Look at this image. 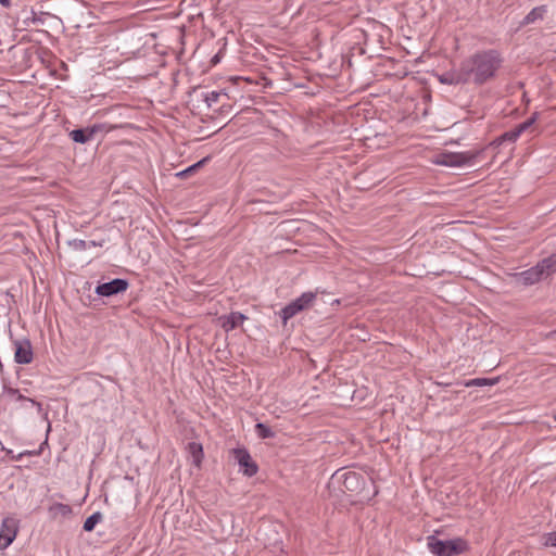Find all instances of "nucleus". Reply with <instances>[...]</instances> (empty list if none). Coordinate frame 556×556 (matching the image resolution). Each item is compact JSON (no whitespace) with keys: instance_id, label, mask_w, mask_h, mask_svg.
<instances>
[{"instance_id":"nucleus-22","label":"nucleus","mask_w":556,"mask_h":556,"mask_svg":"<svg viewBox=\"0 0 556 556\" xmlns=\"http://www.w3.org/2000/svg\"><path fill=\"white\" fill-rule=\"evenodd\" d=\"M50 513L53 515V517L59 515L67 516L72 513V508L66 504L56 503L50 507Z\"/></svg>"},{"instance_id":"nucleus-6","label":"nucleus","mask_w":556,"mask_h":556,"mask_svg":"<svg viewBox=\"0 0 556 556\" xmlns=\"http://www.w3.org/2000/svg\"><path fill=\"white\" fill-rule=\"evenodd\" d=\"M481 151H466L458 153H443L439 156L437 163L450 167H458L472 164L473 160Z\"/></svg>"},{"instance_id":"nucleus-26","label":"nucleus","mask_w":556,"mask_h":556,"mask_svg":"<svg viewBox=\"0 0 556 556\" xmlns=\"http://www.w3.org/2000/svg\"><path fill=\"white\" fill-rule=\"evenodd\" d=\"M52 16L50 13L40 12L39 14L33 12V23L45 24L46 17Z\"/></svg>"},{"instance_id":"nucleus-1","label":"nucleus","mask_w":556,"mask_h":556,"mask_svg":"<svg viewBox=\"0 0 556 556\" xmlns=\"http://www.w3.org/2000/svg\"><path fill=\"white\" fill-rule=\"evenodd\" d=\"M501 54L496 50H486L472 54L460 64L468 83L483 85L495 76L502 65Z\"/></svg>"},{"instance_id":"nucleus-31","label":"nucleus","mask_w":556,"mask_h":556,"mask_svg":"<svg viewBox=\"0 0 556 556\" xmlns=\"http://www.w3.org/2000/svg\"><path fill=\"white\" fill-rule=\"evenodd\" d=\"M218 62V55H215L213 59H212V63L213 64H216Z\"/></svg>"},{"instance_id":"nucleus-21","label":"nucleus","mask_w":556,"mask_h":556,"mask_svg":"<svg viewBox=\"0 0 556 556\" xmlns=\"http://www.w3.org/2000/svg\"><path fill=\"white\" fill-rule=\"evenodd\" d=\"M102 519V514L100 511H96L93 513L91 516H89L85 522H84V526H83V529L86 531V532H90L94 529L96 525L101 521Z\"/></svg>"},{"instance_id":"nucleus-5","label":"nucleus","mask_w":556,"mask_h":556,"mask_svg":"<svg viewBox=\"0 0 556 556\" xmlns=\"http://www.w3.org/2000/svg\"><path fill=\"white\" fill-rule=\"evenodd\" d=\"M116 126L108 124H93L86 128H77L70 131L68 137L76 143L85 144L94 139L96 135L102 131L109 132Z\"/></svg>"},{"instance_id":"nucleus-24","label":"nucleus","mask_w":556,"mask_h":556,"mask_svg":"<svg viewBox=\"0 0 556 556\" xmlns=\"http://www.w3.org/2000/svg\"><path fill=\"white\" fill-rule=\"evenodd\" d=\"M68 244L76 251H83L88 248L87 241L80 239L71 240Z\"/></svg>"},{"instance_id":"nucleus-29","label":"nucleus","mask_w":556,"mask_h":556,"mask_svg":"<svg viewBox=\"0 0 556 556\" xmlns=\"http://www.w3.org/2000/svg\"><path fill=\"white\" fill-rule=\"evenodd\" d=\"M0 4L4 8L11 7V0H0Z\"/></svg>"},{"instance_id":"nucleus-13","label":"nucleus","mask_w":556,"mask_h":556,"mask_svg":"<svg viewBox=\"0 0 556 556\" xmlns=\"http://www.w3.org/2000/svg\"><path fill=\"white\" fill-rule=\"evenodd\" d=\"M440 81L446 85L468 84V77L464 74L463 66L460 65L457 71L444 73L440 76Z\"/></svg>"},{"instance_id":"nucleus-10","label":"nucleus","mask_w":556,"mask_h":556,"mask_svg":"<svg viewBox=\"0 0 556 556\" xmlns=\"http://www.w3.org/2000/svg\"><path fill=\"white\" fill-rule=\"evenodd\" d=\"M15 353L14 361L17 364L26 365L30 364L34 358L31 343L28 339L14 341Z\"/></svg>"},{"instance_id":"nucleus-11","label":"nucleus","mask_w":556,"mask_h":556,"mask_svg":"<svg viewBox=\"0 0 556 556\" xmlns=\"http://www.w3.org/2000/svg\"><path fill=\"white\" fill-rule=\"evenodd\" d=\"M514 277L517 282L523 286H532L544 279L536 265L521 273H516Z\"/></svg>"},{"instance_id":"nucleus-18","label":"nucleus","mask_w":556,"mask_h":556,"mask_svg":"<svg viewBox=\"0 0 556 556\" xmlns=\"http://www.w3.org/2000/svg\"><path fill=\"white\" fill-rule=\"evenodd\" d=\"M538 117H539V113L534 112L528 119L518 124L515 127V130L517 131L518 136L520 137L522 134H525L527 131H530V132L533 131V125L536 122Z\"/></svg>"},{"instance_id":"nucleus-27","label":"nucleus","mask_w":556,"mask_h":556,"mask_svg":"<svg viewBox=\"0 0 556 556\" xmlns=\"http://www.w3.org/2000/svg\"><path fill=\"white\" fill-rule=\"evenodd\" d=\"M492 383L493 382L490 381L486 378H477V379H472L469 382H467L466 386L467 387H470V386H485V384H492Z\"/></svg>"},{"instance_id":"nucleus-25","label":"nucleus","mask_w":556,"mask_h":556,"mask_svg":"<svg viewBox=\"0 0 556 556\" xmlns=\"http://www.w3.org/2000/svg\"><path fill=\"white\" fill-rule=\"evenodd\" d=\"M543 543L546 546H556V531L543 535Z\"/></svg>"},{"instance_id":"nucleus-23","label":"nucleus","mask_w":556,"mask_h":556,"mask_svg":"<svg viewBox=\"0 0 556 556\" xmlns=\"http://www.w3.org/2000/svg\"><path fill=\"white\" fill-rule=\"evenodd\" d=\"M220 97H227V93L223 91H211L203 94V100L206 105L211 108L214 103L218 102Z\"/></svg>"},{"instance_id":"nucleus-28","label":"nucleus","mask_w":556,"mask_h":556,"mask_svg":"<svg viewBox=\"0 0 556 556\" xmlns=\"http://www.w3.org/2000/svg\"><path fill=\"white\" fill-rule=\"evenodd\" d=\"M42 451V446L39 448V451L31 452V451H24L20 453L17 456H12L13 459L20 460L25 455H40Z\"/></svg>"},{"instance_id":"nucleus-9","label":"nucleus","mask_w":556,"mask_h":556,"mask_svg":"<svg viewBox=\"0 0 556 556\" xmlns=\"http://www.w3.org/2000/svg\"><path fill=\"white\" fill-rule=\"evenodd\" d=\"M235 459L238 462L240 469L248 477H253L258 470L257 464L252 459L247 448L232 450Z\"/></svg>"},{"instance_id":"nucleus-32","label":"nucleus","mask_w":556,"mask_h":556,"mask_svg":"<svg viewBox=\"0 0 556 556\" xmlns=\"http://www.w3.org/2000/svg\"><path fill=\"white\" fill-rule=\"evenodd\" d=\"M18 400H25V396H23L22 394L18 395Z\"/></svg>"},{"instance_id":"nucleus-30","label":"nucleus","mask_w":556,"mask_h":556,"mask_svg":"<svg viewBox=\"0 0 556 556\" xmlns=\"http://www.w3.org/2000/svg\"><path fill=\"white\" fill-rule=\"evenodd\" d=\"M87 243H88V247H97L98 245V243L96 241H89Z\"/></svg>"},{"instance_id":"nucleus-14","label":"nucleus","mask_w":556,"mask_h":556,"mask_svg":"<svg viewBox=\"0 0 556 556\" xmlns=\"http://www.w3.org/2000/svg\"><path fill=\"white\" fill-rule=\"evenodd\" d=\"M540 271H542V277L546 279L554 273H556V253L543 258L536 264Z\"/></svg>"},{"instance_id":"nucleus-3","label":"nucleus","mask_w":556,"mask_h":556,"mask_svg":"<svg viewBox=\"0 0 556 556\" xmlns=\"http://www.w3.org/2000/svg\"><path fill=\"white\" fill-rule=\"evenodd\" d=\"M427 546L434 556H458L469 551V544L463 538L440 540L430 535L427 538Z\"/></svg>"},{"instance_id":"nucleus-4","label":"nucleus","mask_w":556,"mask_h":556,"mask_svg":"<svg viewBox=\"0 0 556 556\" xmlns=\"http://www.w3.org/2000/svg\"><path fill=\"white\" fill-rule=\"evenodd\" d=\"M316 292H304L295 300L291 301L288 305H286L280 312L279 316L281 318L282 325L286 326L288 320L301 312H304L311 308L316 300Z\"/></svg>"},{"instance_id":"nucleus-7","label":"nucleus","mask_w":556,"mask_h":556,"mask_svg":"<svg viewBox=\"0 0 556 556\" xmlns=\"http://www.w3.org/2000/svg\"><path fill=\"white\" fill-rule=\"evenodd\" d=\"M18 520L13 517H5L0 528V549H5L16 538Z\"/></svg>"},{"instance_id":"nucleus-12","label":"nucleus","mask_w":556,"mask_h":556,"mask_svg":"<svg viewBox=\"0 0 556 556\" xmlns=\"http://www.w3.org/2000/svg\"><path fill=\"white\" fill-rule=\"evenodd\" d=\"M248 317L240 312H232L229 315H224L219 318L222 328L229 332L240 326Z\"/></svg>"},{"instance_id":"nucleus-15","label":"nucleus","mask_w":556,"mask_h":556,"mask_svg":"<svg viewBox=\"0 0 556 556\" xmlns=\"http://www.w3.org/2000/svg\"><path fill=\"white\" fill-rule=\"evenodd\" d=\"M187 451L189 455L192 457V464L200 468L203 459V446L198 442H189L187 445Z\"/></svg>"},{"instance_id":"nucleus-20","label":"nucleus","mask_w":556,"mask_h":556,"mask_svg":"<svg viewBox=\"0 0 556 556\" xmlns=\"http://www.w3.org/2000/svg\"><path fill=\"white\" fill-rule=\"evenodd\" d=\"M255 432L261 439H273L275 437V432L271 428L263 422H257L255 425Z\"/></svg>"},{"instance_id":"nucleus-2","label":"nucleus","mask_w":556,"mask_h":556,"mask_svg":"<svg viewBox=\"0 0 556 556\" xmlns=\"http://www.w3.org/2000/svg\"><path fill=\"white\" fill-rule=\"evenodd\" d=\"M365 484L366 479L363 475L342 468L331 476L328 489L330 491H339L349 496H355L364 490Z\"/></svg>"},{"instance_id":"nucleus-17","label":"nucleus","mask_w":556,"mask_h":556,"mask_svg":"<svg viewBox=\"0 0 556 556\" xmlns=\"http://www.w3.org/2000/svg\"><path fill=\"white\" fill-rule=\"evenodd\" d=\"M518 138H519V136H518L517 131L515 130V128H513L508 131H505L503 135L498 136L497 138H495L490 143V146L497 148L506 141L514 143Z\"/></svg>"},{"instance_id":"nucleus-16","label":"nucleus","mask_w":556,"mask_h":556,"mask_svg":"<svg viewBox=\"0 0 556 556\" xmlns=\"http://www.w3.org/2000/svg\"><path fill=\"white\" fill-rule=\"evenodd\" d=\"M547 8L546 5H540L533 8L523 18L521 22L522 25H529L534 23L538 20H542L544 17V14L546 13Z\"/></svg>"},{"instance_id":"nucleus-8","label":"nucleus","mask_w":556,"mask_h":556,"mask_svg":"<svg viewBox=\"0 0 556 556\" xmlns=\"http://www.w3.org/2000/svg\"><path fill=\"white\" fill-rule=\"evenodd\" d=\"M129 283L126 279L115 278L109 282L97 286L96 293L100 296L110 298L118 293L125 292Z\"/></svg>"},{"instance_id":"nucleus-19","label":"nucleus","mask_w":556,"mask_h":556,"mask_svg":"<svg viewBox=\"0 0 556 556\" xmlns=\"http://www.w3.org/2000/svg\"><path fill=\"white\" fill-rule=\"evenodd\" d=\"M210 159H211V156L203 157L202 160H200L197 163L192 164L188 168L179 172L177 174V176L180 177V178L188 177L189 175L195 173L199 168L203 167L210 161Z\"/></svg>"}]
</instances>
